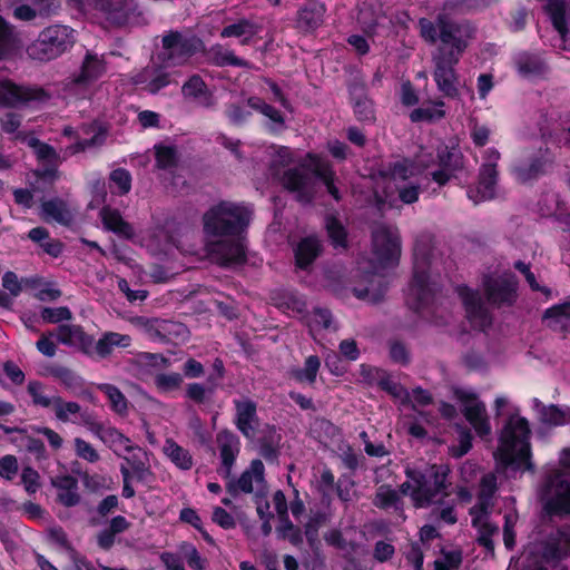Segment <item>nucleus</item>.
Instances as JSON below:
<instances>
[{
	"instance_id": "nucleus-1",
	"label": "nucleus",
	"mask_w": 570,
	"mask_h": 570,
	"mask_svg": "<svg viewBox=\"0 0 570 570\" xmlns=\"http://www.w3.org/2000/svg\"><path fill=\"white\" fill-rule=\"evenodd\" d=\"M253 208L246 203L222 200L203 216L206 249L217 264L229 266L245 261L243 233L248 227Z\"/></svg>"
},
{
	"instance_id": "nucleus-2",
	"label": "nucleus",
	"mask_w": 570,
	"mask_h": 570,
	"mask_svg": "<svg viewBox=\"0 0 570 570\" xmlns=\"http://www.w3.org/2000/svg\"><path fill=\"white\" fill-rule=\"evenodd\" d=\"M452 3H446V11ZM420 35L424 41L440 47L433 56L435 65L434 80L440 91L448 97L456 95V77L454 66L459 62L473 37V28L466 22H458L449 17L446 12L438 14L435 21L426 18L419 20Z\"/></svg>"
},
{
	"instance_id": "nucleus-3",
	"label": "nucleus",
	"mask_w": 570,
	"mask_h": 570,
	"mask_svg": "<svg viewBox=\"0 0 570 570\" xmlns=\"http://www.w3.org/2000/svg\"><path fill=\"white\" fill-rule=\"evenodd\" d=\"M373 259L358 262V269L367 282L365 287H355L357 298L377 302L387 288L385 271L397 266L401 256V239L396 227L377 224L372 232Z\"/></svg>"
},
{
	"instance_id": "nucleus-4",
	"label": "nucleus",
	"mask_w": 570,
	"mask_h": 570,
	"mask_svg": "<svg viewBox=\"0 0 570 570\" xmlns=\"http://www.w3.org/2000/svg\"><path fill=\"white\" fill-rule=\"evenodd\" d=\"M446 465L422 464L406 466V481L401 484L400 491L409 495L415 508H425L440 503L448 493Z\"/></svg>"
},
{
	"instance_id": "nucleus-5",
	"label": "nucleus",
	"mask_w": 570,
	"mask_h": 570,
	"mask_svg": "<svg viewBox=\"0 0 570 570\" xmlns=\"http://www.w3.org/2000/svg\"><path fill=\"white\" fill-rule=\"evenodd\" d=\"M308 164L298 168L287 169L279 177L284 188L293 193L301 203H309L316 193V177L320 178L334 199H340V194L334 185L335 174L325 159L308 154Z\"/></svg>"
},
{
	"instance_id": "nucleus-6",
	"label": "nucleus",
	"mask_w": 570,
	"mask_h": 570,
	"mask_svg": "<svg viewBox=\"0 0 570 570\" xmlns=\"http://www.w3.org/2000/svg\"><path fill=\"white\" fill-rule=\"evenodd\" d=\"M530 428L528 421L518 415H511L503 426L497 452V460L503 466L514 470H531L530 462Z\"/></svg>"
},
{
	"instance_id": "nucleus-7",
	"label": "nucleus",
	"mask_w": 570,
	"mask_h": 570,
	"mask_svg": "<svg viewBox=\"0 0 570 570\" xmlns=\"http://www.w3.org/2000/svg\"><path fill=\"white\" fill-rule=\"evenodd\" d=\"M431 267L429 253L420 244H416L413 278L406 291V304L412 309L423 311L436 302L439 283L430 273Z\"/></svg>"
},
{
	"instance_id": "nucleus-8",
	"label": "nucleus",
	"mask_w": 570,
	"mask_h": 570,
	"mask_svg": "<svg viewBox=\"0 0 570 570\" xmlns=\"http://www.w3.org/2000/svg\"><path fill=\"white\" fill-rule=\"evenodd\" d=\"M77 37V31L70 26L53 23L43 28L26 51L30 59L48 62L70 51Z\"/></svg>"
},
{
	"instance_id": "nucleus-9",
	"label": "nucleus",
	"mask_w": 570,
	"mask_h": 570,
	"mask_svg": "<svg viewBox=\"0 0 570 570\" xmlns=\"http://www.w3.org/2000/svg\"><path fill=\"white\" fill-rule=\"evenodd\" d=\"M495 492V475L492 473L484 474L480 481L478 502L470 510L471 523L479 534L478 542L490 551L494 548L492 537L499 532V527L490 521Z\"/></svg>"
},
{
	"instance_id": "nucleus-10",
	"label": "nucleus",
	"mask_w": 570,
	"mask_h": 570,
	"mask_svg": "<svg viewBox=\"0 0 570 570\" xmlns=\"http://www.w3.org/2000/svg\"><path fill=\"white\" fill-rule=\"evenodd\" d=\"M464 156L460 147L454 144H441L436 148V155L422 150L416 156V165L422 170H429L432 179L443 186L464 169Z\"/></svg>"
},
{
	"instance_id": "nucleus-11",
	"label": "nucleus",
	"mask_w": 570,
	"mask_h": 570,
	"mask_svg": "<svg viewBox=\"0 0 570 570\" xmlns=\"http://www.w3.org/2000/svg\"><path fill=\"white\" fill-rule=\"evenodd\" d=\"M160 58L166 67L183 66L204 49L203 41L193 35L170 31L161 40Z\"/></svg>"
},
{
	"instance_id": "nucleus-12",
	"label": "nucleus",
	"mask_w": 570,
	"mask_h": 570,
	"mask_svg": "<svg viewBox=\"0 0 570 570\" xmlns=\"http://www.w3.org/2000/svg\"><path fill=\"white\" fill-rule=\"evenodd\" d=\"M500 153L495 148H488L482 154L478 184L469 187L466 195L474 204L491 200L498 195V161Z\"/></svg>"
},
{
	"instance_id": "nucleus-13",
	"label": "nucleus",
	"mask_w": 570,
	"mask_h": 570,
	"mask_svg": "<svg viewBox=\"0 0 570 570\" xmlns=\"http://www.w3.org/2000/svg\"><path fill=\"white\" fill-rule=\"evenodd\" d=\"M417 171L416 166L407 160L396 163L387 178L386 197L396 191L404 204L416 202L420 193V185L415 178Z\"/></svg>"
},
{
	"instance_id": "nucleus-14",
	"label": "nucleus",
	"mask_w": 570,
	"mask_h": 570,
	"mask_svg": "<svg viewBox=\"0 0 570 570\" xmlns=\"http://www.w3.org/2000/svg\"><path fill=\"white\" fill-rule=\"evenodd\" d=\"M82 425L118 456L125 459L127 453L140 450L118 429L97 422L92 414H82Z\"/></svg>"
},
{
	"instance_id": "nucleus-15",
	"label": "nucleus",
	"mask_w": 570,
	"mask_h": 570,
	"mask_svg": "<svg viewBox=\"0 0 570 570\" xmlns=\"http://www.w3.org/2000/svg\"><path fill=\"white\" fill-rule=\"evenodd\" d=\"M546 509L550 513H570V481L559 469L553 470L546 483Z\"/></svg>"
},
{
	"instance_id": "nucleus-16",
	"label": "nucleus",
	"mask_w": 570,
	"mask_h": 570,
	"mask_svg": "<svg viewBox=\"0 0 570 570\" xmlns=\"http://www.w3.org/2000/svg\"><path fill=\"white\" fill-rule=\"evenodd\" d=\"M455 397L461 404L466 421L473 426L476 434L481 438L488 436L491 433V425L485 404L478 399L473 391L466 389L456 390Z\"/></svg>"
},
{
	"instance_id": "nucleus-17",
	"label": "nucleus",
	"mask_w": 570,
	"mask_h": 570,
	"mask_svg": "<svg viewBox=\"0 0 570 570\" xmlns=\"http://www.w3.org/2000/svg\"><path fill=\"white\" fill-rule=\"evenodd\" d=\"M456 292L464 305L466 316L471 325L481 331H484L490 326L491 316L484 306L479 292L466 286H459Z\"/></svg>"
},
{
	"instance_id": "nucleus-18",
	"label": "nucleus",
	"mask_w": 570,
	"mask_h": 570,
	"mask_svg": "<svg viewBox=\"0 0 570 570\" xmlns=\"http://www.w3.org/2000/svg\"><path fill=\"white\" fill-rule=\"evenodd\" d=\"M47 97L40 88L17 85L10 79H0V105L17 107L31 100H42Z\"/></svg>"
},
{
	"instance_id": "nucleus-19",
	"label": "nucleus",
	"mask_w": 570,
	"mask_h": 570,
	"mask_svg": "<svg viewBox=\"0 0 570 570\" xmlns=\"http://www.w3.org/2000/svg\"><path fill=\"white\" fill-rule=\"evenodd\" d=\"M94 8L114 24H126L136 20L134 0H96Z\"/></svg>"
},
{
	"instance_id": "nucleus-20",
	"label": "nucleus",
	"mask_w": 570,
	"mask_h": 570,
	"mask_svg": "<svg viewBox=\"0 0 570 570\" xmlns=\"http://www.w3.org/2000/svg\"><path fill=\"white\" fill-rule=\"evenodd\" d=\"M264 464L261 460L252 461L248 469L234 482L228 483V491L236 495L238 492L263 494L266 489Z\"/></svg>"
},
{
	"instance_id": "nucleus-21",
	"label": "nucleus",
	"mask_w": 570,
	"mask_h": 570,
	"mask_svg": "<svg viewBox=\"0 0 570 570\" xmlns=\"http://www.w3.org/2000/svg\"><path fill=\"white\" fill-rule=\"evenodd\" d=\"M216 445L220 459L219 474L229 478L233 465L240 452L239 438L228 430H223L216 435Z\"/></svg>"
},
{
	"instance_id": "nucleus-22",
	"label": "nucleus",
	"mask_w": 570,
	"mask_h": 570,
	"mask_svg": "<svg viewBox=\"0 0 570 570\" xmlns=\"http://www.w3.org/2000/svg\"><path fill=\"white\" fill-rule=\"evenodd\" d=\"M484 288L488 301L492 304H511L515 299L517 282L511 274L487 278Z\"/></svg>"
},
{
	"instance_id": "nucleus-23",
	"label": "nucleus",
	"mask_w": 570,
	"mask_h": 570,
	"mask_svg": "<svg viewBox=\"0 0 570 570\" xmlns=\"http://www.w3.org/2000/svg\"><path fill=\"white\" fill-rule=\"evenodd\" d=\"M28 144L35 150L37 158L50 166L43 170H38L37 176L45 180H55L58 177L57 166L61 163L59 154L53 147L41 142L37 138H30Z\"/></svg>"
},
{
	"instance_id": "nucleus-24",
	"label": "nucleus",
	"mask_w": 570,
	"mask_h": 570,
	"mask_svg": "<svg viewBox=\"0 0 570 570\" xmlns=\"http://www.w3.org/2000/svg\"><path fill=\"white\" fill-rule=\"evenodd\" d=\"M76 209L61 198L45 200L40 207V216L43 220L69 226L75 217Z\"/></svg>"
},
{
	"instance_id": "nucleus-25",
	"label": "nucleus",
	"mask_w": 570,
	"mask_h": 570,
	"mask_svg": "<svg viewBox=\"0 0 570 570\" xmlns=\"http://www.w3.org/2000/svg\"><path fill=\"white\" fill-rule=\"evenodd\" d=\"M59 343L78 347L83 353L92 355V336L86 334L79 325L63 324L55 333Z\"/></svg>"
},
{
	"instance_id": "nucleus-26",
	"label": "nucleus",
	"mask_w": 570,
	"mask_h": 570,
	"mask_svg": "<svg viewBox=\"0 0 570 570\" xmlns=\"http://www.w3.org/2000/svg\"><path fill=\"white\" fill-rule=\"evenodd\" d=\"M236 409L235 424L244 436L253 439L258 424L256 404L248 400L234 401Z\"/></svg>"
},
{
	"instance_id": "nucleus-27",
	"label": "nucleus",
	"mask_w": 570,
	"mask_h": 570,
	"mask_svg": "<svg viewBox=\"0 0 570 570\" xmlns=\"http://www.w3.org/2000/svg\"><path fill=\"white\" fill-rule=\"evenodd\" d=\"M132 81L149 94H157L170 83V75L154 66H148L134 75Z\"/></svg>"
},
{
	"instance_id": "nucleus-28",
	"label": "nucleus",
	"mask_w": 570,
	"mask_h": 570,
	"mask_svg": "<svg viewBox=\"0 0 570 570\" xmlns=\"http://www.w3.org/2000/svg\"><path fill=\"white\" fill-rule=\"evenodd\" d=\"M184 98L196 102L198 106L210 108L215 99L206 83L199 76L190 77L181 87Z\"/></svg>"
},
{
	"instance_id": "nucleus-29",
	"label": "nucleus",
	"mask_w": 570,
	"mask_h": 570,
	"mask_svg": "<svg viewBox=\"0 0 570 570\" xmlns=\"http://www.w3.org/2000/svg\"><path fill=\"white\" fill-rule=\"evenodd\" d=\"M58 501L65 507H75L80 502L78 480L71 475H58L52 479Z\"/></svg>"
},
{
	"instance_id": "nucleus-30",
	"label": "nucleus",
	"mask_w": 570,
	"mask_h": 570,
	"mask_svg": "<svg viewBox=\"0 0 570 570\" xmlns=\"http://www.w3.org/2000/svg\"><path fill=\"white\" fill-rule=\"evenodd\" d=\"M130 344L131 337L129 335L117 332H106L96 343L92 340V354L105 358L111 355L116 347L126 348L130 346Z\"/></svg>"
},
{
	"instance_id": "nucleus-31",
	"label": "nucleus",
	"mask_w": 570,
	"mask_h": 570,
	"mask_svg": "<svg viewBox=\"0 0 570 570\" xmlns=\"http://www.w3.org/2000/svg\"><path fill=\"white\" fill-rule=\"evenodd\" d=\"M543 318L552 331L570 336V303L553 305L544 312Z\"/></svg>"
},
{
	"instance_id": "nucleus-32",
	"label": "nucleus",
	"mask_w": 570,
	"mask_h": 570,
	"mask_svg": "<svg viewBox=\"0 0 570 570\" xmlns=\"http://www.w3.org/2000/svg\"><path fill=\"white\" fill-rule=\"evenodd\" d=\"M106 71V66L98 55L87 53L78 76L72 79L75 85H87L100 78Z\"/></svg>"
},
{
	"instance_id": "nucleus-33",
	"label": "nucleus",
	"mask_w": 570,
	"mask_h": 570,
	"mask_svg": "<svg viewBox=\"0 0 570 570\" xmlns=\"http://www.w3.org/2000/svg\"><path fill=\"white\" fill-rule=\"evenodd\" d=\"M533 407L538 412L540 420L550 425H564L570 423L569 406H546L538 399H533Z\"/></svg>"
},
{
	"instance_id": "nucleus-34",
	"label": "nucleus",
	"mask_w": 570,
	"mask_h": 570,
	"mask_svg": "<svg viewBox=\"0 0 570 570\" xmlns=\"http://www.w3.org/2000/svg\"><path fill=\"white\" fill-rule=\"evenodd\" d=\"M325 6L317 1L308 2L302 10L298 11L297 27L304 31H312L322 24Z\"/></svg>"
},
{
	"instance_id": "nucleus-35",
	"label": "nucleus",
	"mask_w": 570,
	"mask_h": 570,
	"mask_svg": "<svg viewBox=\"0 0 570 570\" xmlns=\"http://www.w3.org/2000/svg\"><path fill=\"white\" fill-rule=\"evenodd\" d=\"M100 217L105 228L108 230H111L124 238H131L134 236L132 227L124 220L118 210L111 209L110 207H104L100 212Z\"/></svg>"
},
{
	"instance_id": "nucleus-36",
	"label": "nucleus",
	"mask_w": 570,
	"mask_h": 570,
	"mask_svg": "<svg viewBox=\"0 0 570 570\" xmlns=\"http://www.w3.org/2000/svg\"><path fill=\"white\" fill-rule=\"evenodd\" d=\"M164 454L170 460L175 466L180 470H190L194 465V460L190 452L180 446L173 439H167L163 446Z\"/></svg>"
},
{
	"instance_id": "nucleus-37",
	"label": "nucleus",
	"mask_w": 570,
	"mask_h": 570,
	"mask_svg": "<svg viewBox=\"0 0 570 570\" xmlns=\"http://www.w3.org/2000/svg\"><path fill=\"white\" fill-rule=\"evenodd\" d=\"M321 248L322 246L317 237L308 236L303 238L295 249L297 266L306 268L320 255Z\"/></svg>"
},
{
	"instance_id": "nucleus-38",
	"label": "nucleus",
	"mask_w": 570,
	"mask_h": 570,
	"mask_svg": "<svg viewBox=\"0 0 570 570\" xmlns=\"http://www.w3.org/2000/svg\"><path fill=\"white\" fill-rule=\"evenodd\" d=\"M261 28L254 22L242 19L233 24L226 26L220 31L222 38H240V45H248L254 36L259 32Z\"/></svg>"
},
{
	"instance_id": "nucleus-39",
	"label": "nucleus",
	"mask_w": 570,
	"mask_h": 570,
	"mask_svg": "<svg viewBox=\"0 0 570 570\" xmlns=\"http://www.w3.org/2000/svg\"><path fill=\"white\" fill-rule=\"evenodd\" d=\"M52 410L56 419L63 423H76V417H79V423L82 424V414H90L87 411H81V406L77 402H66L59 395L56 397Z\"/></svg>"
},
{
	"instance_id": "nucleus-40",
	"label": "nucleus",
	"mask_w": 570,
	"mask_h": 570,
	"mask_svg": "<svg viewBox=\"0 0 570 570\" xmlns=\"http://www.w3.org/2000/svg\"><path fill=\"white\" fill-rule=\"evenodd\" d=\"M18 48L19 41L12 27L0 17V60L10 59Z\"/></svg>"
},
{
	"instance_id": "nucleus-41",
	"label": "nucleus",
	"mask_w": 570,
	"mask_h": 570,
	"mask_svg": "<svg viewBox=\"0 0 570 570\" xmlns=\"http://www.w3.org/2000/svg\"><path fill=\"white\" fill-rule=\"evenodd\" d=\"M82 130L85 134H89V131H92L94 135L90 139H79L76 144L69 146L66 149V153L68 155H75L77 153L83 151L91 147L101 146L107 137V132L101 127H97L96 125H91L89 127H82Z\"/></svg>"
},
{
	"instance_id": "nucleus-42",
	"label": "nucleus",
	"mask_w": 570,
	"mask_h": 570,
	"mask_svg": "<svg viewBox=\"0 0 570 570\" xmlns=\"http://www.w3.org/2000/svg\"><path fill=\"white\" fill-rule=\"evenodd\" d=\"M52 375L73 395H85L83 380L67 367H56Z\"/></svg>"
},
{
	"instance_id": "nucleus-43",
	"label": "nucleus",
	"mask_w": 570,
	"mask_h": 570,
	"mask_svg": "<svg viewBox=\"0 0 570 570\" xmlns=\"http://www.w3.org/2000/svg\"><path fill=\"white\" fill-rule=\"evenodd\" d=\"M97 389L107 396L114 412L119 415H126L128 413V401L117 386L101 383L97 385Z\"/></svg>"
},
{
	"instance_id": "nucleus-44",
	"label": "nucleus",
	"mask_w": 570,
	"mask_h": 570,
	"mask_svg": "<svg viewBox=\"0 0 570 570\" xmlns=\"http://www.w3.org/2000/svg\"><path fill=\"white\" fill-rule=\"evenodd\" d=\"M373 503L380 509H402V499L400 493L389 485H381L377 488Z\"/></svg>"
},
{
	"instance_id": "nucleus-45",
	"label": "nucleus",
	"mask_w": 570,
	"mask_h": 570,
	"mask_svg": "<svg viewBox=\"0 0 570 570\" xmlns=\"http://www.w3.org/2000/svg\"><path fill=\"white\" fill-rule=\"evenodd\" d=\"M158 327H160V341L184 342L189 335L187 327L179 322L161 320Z\"/></svg>"
},
{
	"instance_id": "nucleus-46",
	"label": "nucleus",
	"mask_w": 570,
	"mask_h": 570,
	"mask_svg": "<svg viewBox=\"0 0 570 570\" xmlns=\"http://www.w3.org/2000/svg\"><path fill=\"white\" fill-rule=\"evenodd\" d=\"M320 366V358L315 355H311L306 358L303 367L292 371V375L299 383L313 384L316 381Z\"/></svg>"
},
{
	"instance_id": "nucleus-47",
	"label": "nucleus",
	"mask_w": 570,
	"mask_h": 570,
	"mask_svg": "<svg viewBox=\"0 0 570 570\" xmlns=\"http://www.w3.org/2000/svg\"><path fill=\"white\" fill-rule=\"evenodd\" d=\"M212 60L217 66L247 67L248 62L236 57L232 50L225 49L220 45L213 46L209 50Z\"/></svg>"
},
{
	"instance_id": "nucleus-48",
	"label": "nucleus",
	"mask_w": 570,
	"mask_h": 570,
	"mask_svg": "<svg viewBox=\"0 0 570 570\" xmlns=\"http://www.w3.org/2000/svg\"><path fill=\"white\" fill-rule=\"evenodd\" d=\"M515 65L519 73L523 77L539 75L544 69L542 61L529 53H520L515 59Z\"/></svg>"
},
{
	"instance_id": "nucleus-49",
	"label": "nucleus",
	"mask_w": 570,
	"mask_h": 570,
	"mask_svg": "<svg viewBox=\"0 0 570 570\" xmlns=\"http://www.w3.org/2000/svg\"><path fill=\"white\" fill-rule=\"evenodd\" d=\"M248 106L268 118L275 127L284 126V118L282 114L273 106L266 104L258 97H252L247 100Z\"/></svg>"
},
{
	"instance_id": "nucleus-50",
	"label": "nucleus",
	"mask_w": 570,
	"mask_h": 570,
	"mask_svg": "<svg viewBox=\"0 0 570 570\" xmlns=\"http://www.w3.org/2000/svg\"><path fill=\"white\" fill-rule=\"evenodd\" d=\"M178 552L186 560L189 568L195 570H204L206 568L207 560L200 556L193 543L183 541L178 546Z\"/></svg>"
},
{
	"instance_id": "nucleus-51",
	"label": "nucleus",
	"mask_w": 570,
	"mask_h": 570,
	"mask_svg": "<svg viewBox=\"0 0 570 570\" xmlns=\"http://www.w3.org/2000/svg\"><path fill=\"white\" fill-rule=\"evenodd\" d=\"M28 393L32 397V402L35 405L52 409L56 397L58 395H47L45 393V387L42 383L39 381H30L28 384Z\"/></svg>"
},
{
	"instance_id": "nucleus-52",
	"label": "nucleus",
	"mask_w": 570,
	"mask_h": 570,
	"mask_svg": "<svg viewBox=\"0 0 570 570\" xmlns=\"http://www.w3.org/2000/svg\"><path fill=\"white\" fill-rule=\"evenodd\" d=\"M155 386L161 393L178 390L183 384V375L179 373H159L154 379Z\"/></svg>"
},
{
	"instance_id": "nucleus-53",
	"label": "nucleus",
	"mask_w": 570,
	"mask_h": 570,
	"mask_svg": "<svg viewBox=\"0 0 570 570\" xmlns=\"http://www.w3.org/2000/svg\"><path fill=\"white\" fill-rule=\"evenodd\" d=\"M325 226L333 246L335 248L345 249L347 243L344 226L335 217H327Z\"/></svg>"
},
{
	"instance_id": "nucleus-54",
	"label": "nucleus",
	"mask_w": 570,
	"mask_h": 570,
	"mask_svg": "<svg viewBox=\"0 0 570 570\" xmlns=\"http://www.w3.org/2000/svg\"><path fill=\"white\" fill-rule=\"evenodd\" d=\"M306 323L313 334L315 331L321 328H330L332 324V315L327 309L316 307L306 316Z\"/></svg>"
},
{
	"instance_id": "nucleus-55",
	"label": "nucleus",
	"mask_w": 570,
	"mask_h": 570,
	"mask_svg": "<svg viewBox=\"0 0 570 570\" xmlns=\"http://www.w3.org/2000/svg\"><path fill=\"white\" fill-rule=\"evenodd\" d=\"M156 149V164L158 168L171 169L177 164V150L173 146L159 145Z\"/></svg>"
},
{
	"instance_id": "nucleus-56",
	"label": "nucleus",
	"mask_w": 570,
	"mask_h": 570,
	"mask_svg": "<svg viewBox=\"0 0 570 570\" xmlns=\"http://www.w3.org/2000/svg\"><path fill=\"white\" fill-rule=\"evenodd\" d=\"M444 116L443 102L438 101L428 107H421L411 112L412 121L419 120H434Z\"/></svg>"
},
{
	"instance_id": "nucleus-57",
	"label": "nucleus",
	"mask_w": 570,
	"mask_h": 570,
	"mask_svg": "<svg viewBox=\"0 0 570 570\" xmlns=\"http://www.w3.org/2000/svg\"><path fill=\"white\" fill-rule=\"evenodd\" d=\"M75 453L81 460L89 463H96L100 460L98 451L88 441L82 438H75L73 440Z\"/></svg>"
},
{
	"instance_id": "nucleus-58",
	"label": "nucleus",
	"mask_w": 570,
	"mask_h": 570,
	"mask_svg": "<svg viewBox=\"0 0 570 570\" xmlns=\"http://www.w3.org/2000/svg\"><path fill=\"white\" fill-rule=\"evenodd\" d=\"M41 317L46 323H59L62 321H69L72 314L68 307H45L41 311Z\"/></svg>"
},
{
	"instance_id": "nucleus-59",
	"label": "nucleus",
	"mask_w": 570,
	"mask_h": 570,
	"mask_svg": "<svg viewBox=\"0 0 570 570\" xmlns=\"http://www.w3.org/2000/svg\"><path fill=\"white\" fill-rule=\"evenodd\" d=\"M110 181L118 187L119 194L124 195L130 190L131 177L130 174L122 168H118L110 174Z\"/></svg>"
},
{
	"instance_id": "nucleus-60",
	"label": "nucleus",
	"mask_w": 570,
	"mask_h": 570,
	"mask_svg": "<svg viewBox=\"0 0 570 570\" xmlns=\"http://www.w3.org/2000/svg\"><path fill=\"white\" fill-rule=\"evenodd\" d=\"M354 112L358 120L371 121L374 119L373 104L366 97L354 102Z\"/></svg>"
},
{
	"instance_id": "nucleus-61",
	"label": "nucleus",
	"mask_w": 570,
	"mask_h": 570,
	"mask_svg": "<svg viewBox=\"0 0 570 570\" xmlns=\"http://www.w3.org/2000/svg\"><path fill=\"white\" fill-rule=\"evenodd\" d=\"M214 387L207 389L200 383H190L186 387V396L196 403H204Z\"/></svg>"
},
{
	"instance_id": "nucleus-62",
	"label": "nucleus",
	"mask_w": 570,
	"mask_h": 570,
	"mask_svg": "<svg viewBox=\"0 0 570 570\" xmlns=\"http://www.w3.org/2000/svg\"><path fill=\"white\" fill-rule=\"evenodd\" d=\"M18 472V460L14 455L7 454L0 459V476L12 480Z\"/></svg>"
},
{
	"instance_id": "nucleus-63",
	"label": "nucleus",
	"mask_w": 570,
	"mask_h": 570,
	"mask_svg": "<svg viewBox=\"0 0 570 570\" xmlns=\"http://www.w3.org/2000/svg\"><path fill=\"white\" fill-rule=\"evenodd\" d=\"M292 163V151L287 147H277L272 160V170L278 176V168L285 167Z\"/></svg>"
},
{
	"instance_id": "nucleus-64",
	"label": "nucleus",
	"mask_w": 570,
	"mask_h": 570,
	"mask_svg": "<svg viewBox=\"0 0 570 570\" xmlns=\"http://www.w3.org/2000/svg\"><path fill=\"white\" fill-rule=\"evenodd\" d=\"M491 130L485 125L473 122L470 127V136L473 144L478 147L484 146L489 141Z\"/></svg>"
}]
</instances>
